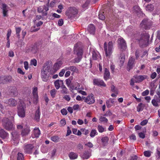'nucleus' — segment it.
Returning a JSON list of instances; mask_svg holds the SVG:
<instances>
[{"label":"nucleus","mask_w":160,"mask_h":160,"mask_svg":"<svg viewBox=\"0 0 160 160\" xmlns=\"http://www.w3.org/2000/svg\"><path fill=\"white\" fill-rule=\"evenodd\" d=\"M8 112L10 116H8L9 119L8 118H3L2 124L4 128L8 131H10L14 128V126L13 124L14 122V114L10 111H8Z\"/></svg>","instance_id":"nucleus-1"},{"label":"nucleus","mask_w":160,"mask_h":160,"mask_svg":"<svg viewBox=\"0 0 160 160\" xmlns=\"http://www.w3.org/2000/svg\"><path fill=\"white\" fill-rule=\"evenodd\" d=\"M104 49L106 57H109L113 52V43L112 42H109L107 45L106 42L104 43Z\"/></svg>","instance_id":"nucleus-2"},{"label":"nucleus","mask_w":160,"mask_h":160,"mask_svg":"<svg viewBox=\"0 0 160 160\" xmlns=\"http://www.w3.org/2000/svg\"><path fill=\"white\" fill-rule=\"evenodd\" d=\"M150 35L148 33H143L140 39L139 40V42L141 46L145 47L148 44V41Z\"/></svg>","instance_id":"nucleus-3"},{"label":"nucleus","mask_w":160,"mask_h":160,"mask_svg":"<svg viewBox=\"0 0 160 160\" xmlns=\"http://www.w3.org/2000/svg\"><path fill=\"white\" fill-rule=\"evenodd\" d=\"M25 105L24 103L23 102H20L17 107L18 114L19 117L22 118L25 117Z\"/></svg>","instance_id":"nucleus-4"},{"label":"nucleus","mask_w":160,"mask_h":160,"mask_svg":"<svg viewBox=\"0 0 160 160\" xmlns=\"http://www.w3.org/2000/svg\"><path fill=\"white\" fill-rule=\"evenodd\" d=\"M74 53L77 55L78 60L76 59L75 61L76 62H79L81 59L82 55V49L80 47L78 44H76L74 47Z\"/></svg>","instance_id":"nucleus-5"},{"label":"nucleus","mask_w":160,"mask_h":160,"mask_svg":"<svg viewBox=\"0 0 160 160\" xmlns=\"http://www.w3.org/2000/svg\"><path fill=\"white\" fill-rule=\"evenodd\" d=\"M152 22L151 21H149L147 19L143 20L140 23L141 27L145 29H149L152 25Z\"/></svg>","instance_id":"nucleus-6"},{"label":"nucleus","mask_w":160,"mask_h":160,"mask_svg":"<svg viewBox=\"0 0 160 160\" xmlns=\"http://www.w3.org/2000/svg\"><path fill=\"white\" fill-rule=\"evenodd\" d=\"M0 5L3 16L4 17H8V11L10 10L9 7L5 3H2Z\"/></svg>","instance_id":"nucleus-7"},{"label":"nucleus","mask_w":160,"mask_h":160,"mask_svg":"<svg viewBox=\"0 0 160 160\" xmlns=\"http://www.w3.org/2000/svg\"><path fill=\"white\" fill-rule=\"evenodd\" d=\"M82 98L84 102L88 104H92L95 102L93 94L92 93L88 95L87 97H82Z\"/></svg>","instance_id":"nucleus-8"},{"label":"nucleus","mask_w":160,"mask_h":160,"mask_svg":"<svg viewBox=\"0 0 160 160\" xmlns=\"http://www.w3.org/2000/svg\"><path fill=\"white\" fill-rule=\"evenodd\" d=\"M17 101L13 98H11L4 101V103L7 104L11 107L16 106L17 104Z\"/></svg>","instance_id":"nucleus-9"},{"label":"nucleus","mask_w":160,"mask_h":160,"mask_svg":"<svg viewBox=\"0 0 160 160\" xmlns=\"http://www.w3.org/2000/svg\"><path fill=\"white\" fill-rule=\"evenodd\" d=\"M119 47L122 50L125 49L127 48L126 43L125 41L122 38H120L118 40Z\"/></svg>","instance_id":"nucleus-10"},{"label":"nucleus","mask_w":160,"mask_h":160,"mask_svg":"<svg viewBox=\"0 0 160 160\" xmlns=\"http://www.w3.org/2000/svg\"><path fill=\"white\" fill-rule=\"evenodd\" d=\"M68 12L67 13V14L69 16L70 18L72 17L73 15H76L78 13V11L75 7H70Z\"/></svg>","instance_id":"nucleus-11"},{"label":"nucleus","mask_w":160,"mask_h":160,"mask_svg":"<svg viewBox=\"0 0 160 160\" xmlns=\"http://www.w3.org/2000/svg\"><path fill=\"white\" fill-rule=\"evenodd\" d=\"M34 148L33 145L31 144H28L25 145L23 148L24 152L28 153H32V150Z\"/></svg>","instance_id":"nucleus-12"},{"label":"nucleus","mask_w":160,"mask_h":160,"mask_svg":"<svg viewBox=\"0 0 160 160\" xmlns=\"http://www.w3.org/2000/svg\"><path fill=\"white\" fill-rule=\"evenodd\" d=\"M62 65V62L61 61H57L53 66L52 72L54 73L59 69Z\"/></svg>","instance_id":"nucleus-13"},{"label":"nucleus","mask_w":160,"mask_h":160,"mask_svg":"<svg viewBox=\"0 0 160 160\" xmlns=\"http://www.w3.org/2000/svg\"><path fill=\"white\" fill-rule=\"evenodd\" d=\"M93 83L94 85L98 86H102L104 87L106 86V84L102 80L98 79H95L93 80Z\"/></svg>","instance_id":"nucleus-14"},{"label":"nucleus","mask_w":160,"mask_h":160,"mask_svg":"<svg viewBox=\"0 0 160 160\" xmlns=\"http://www.w3.org/2000/svg\"><path fill=\"white\" fill-rule=\"evenodd\" d=\"M135 60L134 58L132 57L129 58L128 64L127 69L128 71H129L133 68L135 63Z\"/></svg>","instance_id":"nucleus-15"},{"label":"nucleus","mask_w":160,"mask_h":160,"mask_svg":"<svg viewBox=\"0 0 160 160\" xmlns=\"http://www.w3.org/2000/svg\"><path fill=\"white\" fill-rule=\"evenodd\" d=\"M92 58L94 60H99L101 59V57L99 52L97 51H93L92 52Z\"/></svg>","instance_id":"nucleus-16"},{"label":"nucleus","mask_w":160,"mask_h":160,"mask_svg":"<svg viewBox=\"0 0 160 160\" xmlns=\"http://www.w3.org/2000/svg\"><path fill=\"white\" fill-rule=\"evenodd\" d=\"M40 134V131L39 128H35L33 131L32 136L33 138H38Z\"/></svg>","instance_id":"nucleus-17"},{"label":"nucleus","mask_w":160,"mask_h":160,"mask_svg":"<svg viewBox=\"0 0 160 160\" xmlns=\"http://www.w3.org/2000/svg\"><path fill=\"white\" fill-rule=\"evenodd\" d=\"M11 134L12 136V139L14 141H16L17 142H18L19 137V133L16 131H13L12 132Z\"/></svg>","instance_id":"nucleus-18"},{"label":"nucleus","mask_w":160,"mask_h":160,"mask_svg":"<svg viewBox=\"0 0 160 160\" xmlns=\"http://www.w3.org/2000/svg\"><path fill=\"white\" fill-rule=\"evenodd\" d=\"M146 75H140L134 76V78L136 79V82H141L147 78Z\"/></svg>","instance_id":"nucleus-19"},{"label":"nucleus","mask_w":160,"mask_h":160,"mask_svg":"<svg viewBox=\"0 0 160 160\" xmlns=\"http://www.w3.org/2000/svg\"><path fill=\"white\" fill-rule=\"evenodd\" d=\"M110 73L109 70L106 68L104 69L103 78L105 80H107L109 78Z\"/></svg>","instance_id":"nucleus-20"},{"label":"nucleus","mask_w":160,"mask_h":160,"mask_svg":"<svg viewBox=\"0 0 160 160\" xmlns=\"http://www.w3.org/2000/svg\"><path fill=\"white\" fill-rule=\"evenodd\" d=\"M50 69V67L48 65L44 66L43 69L41 71V73L43 72L46 74L49 75V72Z\"/></svg>","instance_id":"nucleus-21"},{"label":"nucleus","mask_w":160,"mask_h":160,"mask_svg":"<svg viewBox=\"0 0 160 160\" xmlns=\"http://www.w3.org/2000/svg\"><path fill=\"white\" fill-rule=\"evenodd\" d=\"M66 70H69L73 72V73L74 72L77 73L78 71V69L74 66H71L69 67H65Z\"/></svg>","instance_id":"nucleus-22"},{"label":"nucleus","mask_w":160,"mask_h":160,"mask_svg":"<svg viewBox=\"0 0 160 160\" xmlns=\"http://www.w3.org/2000/svg\"><path fill=\"white\" fill-rule=\"evenodd\" d=\"M8 134L4 130L0 128V137L4 139L8 136Z\"/></svg>","instance_id":"nucleus-23"},{"label":"nucleus","mask_w":160,"mask_h":160,"mask_svg":"<svg viewBox=\"0 0 160 160\" xmlns=\"http://www.w3.org/2000/svg\"><path fill=\"white\" fill-rule=\"evenodd\" d=\"M81 157L83 159H87L89 158L91 156L90 153L88 151H85L80 154Z\"/></svg>","instance_id":"nucleus-24"},{"label":"nucleus","mask_w":160,"mask_h":160,"mask_svg":"<svg viewBox=\"0 0 160 160\" xmlns=\"http://www.w3.org/2000/svg\"><path fill=\"white\" fill-rule=\"evenodd\" d=\"M78 154L73 152H70L68 154V157L71 160L77 159L78 157Z\"/></svg>","instance_id":"nucleus-25"},{"label":"nucleus","mask_w":160,"mask_h":160,"mask_svg":"<svg viewBox=\"0 0 160 160\" xmlns=\"http://www.w3.org/2000/svg\"><path fill=\"white\" fill-rule=\"evenodd\" d=\"M30 130L29 128L28 127H26V128H24L22 130L21 132V135L22 136H25L28 135L29 133Z\"/></svg>","instance_id":"nucleus-26"},{"label":"nucleus","mask_w":160,"mask_h":160,"mask_svg":"<svg viewBox=\"0 0 160 160\" xmlns=\"http://www.w3.org/2000/svg\"><path fill=\"white\" fill-rule=\"evenodd\" d=\"M154 5L150 3L146 5L145 7V9L146 11L151 12L154 10Z\"/></svg>","instance_id":"nucleus-27"},{"label":"nucleus","mask_w":160,"mask_h":160,"mask_svg":"<svg viewBox=\"0 0 160 160\" xmlns=\"http://www.w3.org/2000/svg\"><path fill=\"white\" fill-rule=\"evenodd\" d=\"M89 32L91 34H93L95 31V27L93 24H90L89 25L88 28Z\"/></svg>","instance_id":"nucleus-28"},{"label":"nucleus","mask_w":160,"mask_h":160,"mask_svg":"<svg viewBox=\"0 0 160 160\" xmlns=\"http://www.w3.org/2000/svg\"><path fill=\"white\" fill-rule=\"evenodd\" d=\"M114 102L113 99L112 98H109L106 101V104L108 108H110Z\"/></svg>","instance_id":"nucleus-29"},{"label":"nucleus","mask_w":160,"mask_h":160,"mask_svg":"<svg viewBox=\"0 0 160 160\" xmlns=\"http://www.w3.org/2000/svg\"><path fill=\"white\" fill-rule=\"evenodd\" d=\"M32 94L35 99L36 100H37L38 98V88L37 87H34L33 88V89L32 90Z\"/></svg>","instance_id":"nucleus-30"},{"label":"nucleus","mask_w":160,"mask_h":160,"mask_svg":"<svg viewBox=\"0 0 160 160\" xmlns=\"http://www.w3.org/2000/svg\"><path fill=\"white\" fill-rule=\"evenodd\" d=\"M145 106V105L142 103H139L137 108V110L138 112H139L142 111Z\"/></svg>","instance_id":"nucleus-31"},{"label":"nucleus","mask_w":160,"mask_h":160,"mask_svg":"<svg viewBox=\"0 0 160 160\" xmlns=\"http://www.w3.org/2000/svg\"><path fill=\"white\" fill-rule=\"evenodd\" d=\"M40 114L41 113L39 110V108H38V109L36 112L35 116V119L37 121H38L39 120Z\"/></svg>","instance_id":"nucleus-32"},{"label":"nucleus","mask_w":160,"mask_h":160,"mask_svg":"<svg viewBox=\"0 0 160 160\" xmlns=\"http://www.w3.org/2000/svg\"><path fill=\"white\" fill-rule=\"evenodd\" d=\"M41 77L42 80L44 82H47L48 79L49 75H47L43 73H41Z\"/></svg>","instance_id":"nucleus-33"},{"label":"nucleus","mask_w":160,"mask_h":160,"mask_svg":"<svg viewBox=\"0 0 160 160\" xmlns=\"http://www.w3.org/2000/svg\"><path fill=\"white\" fill-rule=\"evenodd\" d=\"M61 82L62 83H63V82L62 80H56L54 82V85L55 86L57 89H58L60 87V83Z\"/></svg>","instance_id":"nucleus-34"},{"label":"nucleus","mask_w":160,"mask_h":160,"mask_svg":"<svg viewBox=\"0 0 160 160\" xmlns=\"http://www.w3.org/2000/svg\"><path fill=\"white\" fill-rule=\"evenodd\" d=\"M38 12L39 13H42L43 16H46L47 15V12H44L43 10L42 6L39 7L38 8Z\"/></svg>","instance_id":"nucleus-35"},{"label":"nucleus","mask_w":160,"mask_h":160,"mask_svg":"<svg viewBox=\"0 0 160 160\" xmlns=\"http://www.w3.org/2000/svg\"><path fill=\"white\" fill-rule=\"evenodd\" d=\"M51 140L55 142H57L59 141L60 138L57 135H54L51 137Z\"/></svg>","instance_id":"nucleus-36"},{"label":"nucleus","mask_w":160,"mask_h":160,"mask_svg":"<svg viewBox=\"0 0 160 160\" xmlns=\"http://www.w3.org/2000/svg\"><path fill=\"white\" fill-rule=\"evenodd\" d=\"M119 59L121 64H123L125 59V56L124 54L123 53H121L120 54Z\"/></svg>","instance_id":"nucleus-37"},{"label":"nucleus","mask_w":160,"mask_h":160,"mask_svg":"<svg viewBox=\"0 0 160 160\" xmlns=\"http://www.w3.org/2000/svg\"><path fill=\"white\" fill-rule=\"evenodd\" d=\"M4 83H5L7 82H11L12 79V77L10 76H4Z\"/></svg>","instance_id":"nucleus-38"},{"label":"nucleus","mask_w":160,"mask_h":160,"mask_svg":"<svg viewBox=\"0 0 160 160\" xmlns=\"http://www.w3.org/2000/svg\"><path fill=\"white\" fill-rule=\"evenodd\" d=\"M98 133L96 130L92 129L91 131L90 136L91 137L93 138L95 135H98Z\"/></svg>","instance_id":"nucleus-39"},{"label":"nucleus","mask_w":160,"mask_h":160,"mask_svg":"<svg viewBox=\"0 0 160 160\" xmlns=\"http://www.w3.org/2000/svg\"><path fill=\"white\" fill-rule=\"evenodd\" d=\"M109 139L107 137H105L102 138L101 139L102 142L103 143L104 146H105L107 143Z\"/></svg>","instance_id":"nucleus-40"},{"label":"nucleus","mask_w":160,"mask_h":160,"mask_svg":"<svg viewBox=\"0 0 160 160\" xmlns=\"http://www.w3.org/2000/svg\"><path fill=\"white\" fill-rule=\"evenodd\" d=\"M97 129L98 132L100 133L102 132L106 131V128L100 125L98 126Z\"/></svg>","instance_id":"nucleus-41"},{"label":"nucleus","mask_w":160,"mask_h":160,"mask_svg":"<svg viewBox=\"0 0 160 160\" xmlns=\"http://www.w3.org/2000/svg\"><path fill=\"white\" fill-rule=\"evenodd\" d=\"M11 29H9L8 32V33L7 34V39L8 40V42L9 43V45L8 46V48H9L10 47V41L9 40V38L11 36Z\"/></svg>","instance_id":"nucleus-42"},{"label":"nucleus","mask_w":160,"mask_h":160,"mask_svg":"<svg viewBox=\"0 0 160 160\" xmlns=\"http://www.w3.org/2000/svg\"><path fill=\"white\" fill-rule=\"evenodd\" d=\"M152 152L150 151H146L143 152V154L145 156L147 157H149L151 156Z\"/></svg>","instance_id":"nucleus-43"},{"label":"nucleus","mask_w":160,"mask_h":160,"mask_svg":"<svg viewBox=\"0 0 160 160\" xmlns=\"http://www.w3.org/2000/svg\"><path fill=\"white\" fill-rule=\"evenodd\" d=\"M75 88H72V90H74V89L76 90H77V91H78V90H79L81 89H83L82 88H80V84L78 82H76L75 83Z\"/></svg>","instance_id":"nucleus-44"},{"label":"nucleus","mask_w":160,"mask_h":160,"mask_svg":"<svg viewBox=\"0 0 160 160\" xmlns=\"http://www.w3.org/2000/svg\"><path fill=\"white\" fill-rule=\"evenodd\" d=\"M159 102L158 100L155 99H153L152 101V104L155 107H157L158 106V103Z\"/></svg>","instance_id":"nucleus-45"},{"label":"nucleus","mask_w":160,"mask_h":160,"mask_svg":"<svg viewBox=\"0 0 160 160\" xmlns=\"http://www.w3.org/2000/svg\"><path fill=\"white\" fill-rule=\"evenodd\" d=\"M24 157L23 154L21 153H18L17 157V160H23Z\"/></svg>","instance_id":"nucleus-46"},{"label":"nucleus","mask_w":160,"mask_h":160,"mask_svg":"<svg viewBox=\"0 0 160 160\" xmlns=\"http://www.w3.org/2000/svg\"><path fill=\"white\" fill-rule=\"evenodd\" d=\"M62 90L61 92L63 94H67L68 92V90L67 88L65 86H63L62 87Z\"/></svg>","instance_id":"nucleus-47"},{"label":"nucleus","mask_w":160,"mask_h":160,"mask_svg":"<svg viewBox=\"0 0 160 160\" xmlns=\"http://www.w3.org/2000/svg\"><path fill=\"white\" fill-rule=\"evenodd\" d=\"M21 29L20 27H16V34L18 36V37L19 38L20 37V34L19 33L21 32Z\"/></svg>","instance_id":"nucleus-48"},{"label":"nucleus","mask_w":160,"mask_h":160,"mask_svg":"<svg viewBox=\"0 0 160 160\" xmlns=\"http://www.w3.org/2000/svg\"><path fill=\"white\" fill-rule=\"evenodd\" d=\"M43 7V10L44 12H47L49 10V5L48 4H46V5L42 6Z\"/></svg>","instance_id":"nucleus-49"},{"label":"nucleus","mask_w":160,"mask_h":160,"mask_svg":"<svg viewBox=\"0 0 160 160\" xmlns=\"http://www.w3.org/2000/svg\"><path fill=\"white\" fill-rule=\"evenodd\" d=\"M56 92V90L55 89L52 90L50 91V94L52 98L55 97Z\"/></svg>","instance_id":"nucleus-50"},{"label":"nucleus","mask_w":160,"mask_h":160,"mask_svg":"<svg viewBox=\"0 0 160 160\" xmlns=\"http://www.w3.org/2000/svg\"><path fill=\"white\" fill-rule=\"evenodd\" d=\"M99 120L101 122H107L108 120L107 118H106L105 117L101 116L100 118H99Z\"/></svg>","instance_id":"nucleus-51"},{"label":"nucleus","mask_w":160,"mask_h":160,"mask_svg":"<svg viewBox=\"0 0 160 160\" xmlns=\"http://www.w3.org/2000/svg\"><path fill=\"white\" fill-rule=\"evenodd\" d=\"M35 26L32 27L30 29L31 32H35L37 31L40 29V28H35Z\"/></svg>","instance_id":"nucleus-52"},{"label":"nucleus","mask_w":160,"mask_h":160,"mask_svg":"<svg viewBox=\"0 0 160 160\" xmlns=\"http://www.w3.org/2000/svg\"><path fill=\"white\" fill-rule=\"evenodd\" d=\"M66 70L65 69H65H62L61 72L59 73V76L60 77L62 76L63 75L64 73H65Z\"/></svg>","instance_id":"nucleus-53"},{"label":"nucleus","mask_w":160,"mask_h":160,"mask_svg":"<svg viewBox=\"0 0 160 160\" xmlns=\"http://www.w3.org/2000/svg\"><path fill=\"white\" fill-rule=\"evenodd\" d=\"M111 90L112 92L116 93L117 94H118V92L115 89V87L114 85H112L111 86Z\"/></svg>","instance_id":"nucleus-54"},{"label":"nucleus","mask_w":160,"mask_h":160,"mask_svg":"<svg viewBox=\"0 0 160 160\" xmlns=\"http://www.w3.org/2000/svg\"><path fill=\"white\" fill-rule=\"evenodd\" d=\"M149 93V91L148 90H146L142 92V96H145L148 95Z\"/></svg>","instance_id":"nucleus-55"},{"label":"nucleus","mask_w":160,"mask_h":160,"mask_svg":"<svg viewBox=\"0 0 160 160\" xmlns=\"http://www.w3.org/2000/svg\"><path fill=\"white\" fill-rule=\"evenodd\" d=\"M61 112L63 115H66L67 114V111L65 108H63L61 109Z\"/></svg>","instance_id":"nucleus-56"},{"label":"nucleus","mask_w":160,"mask_h":160,"mask_svg":"<svg viewBox=\"0 0 160 160\" xmlns=\"http://www.w3.org/2000/svg\"><path fill=\"white\" fill-rule=\"evenodd\" d=\"M99 18L101 20H104L105 17L104 15L102 13H100L98 15Z\"/></svg>","instance_id":"nucleus-57"},{"label":"nucleus","mask_w":160,"mask_h":160,"mask_svg":"<svg viewBox=\"0 0 160 160\" xmlns=\"http://www.w3.org/2000/svg\"><path fill=\"white\" fill-rule=\"evenodd\" d=\"M31 64L33 65L34 66H36L37 64V62L36 60L34 59L31 61Z\"/></svg>","instance_id":"nucleus-58"},{"label":"nucleus","mask_w":160,"mask_h":160,"mask_svg":"<svg viewBox=\"0 0 160 160\" xmlns=\"http://www.w3.org/2000/svg\"><path fill=\"white\" fill-rule=\"evenodd\" d=\"M133 8L134 10L137 12H139L141 11V9L138 6H135Z\"/></svg>","instance_id":"nucleus-59"},{"label":"nucleus","mask_w":160,"mask_h":160,"mask_svg":"<svg viewBox=\"0 0 160 160\" xmlns=\"http://www.w3.org/2000/svg\"><path fill=\"white\" fill-rule=\"evenodd\" d=\"M89 4V1H87L82 6L83 8H86L88 7Z\"/></svg>","instance_id":"nucleus-60"},{"label":"nucleus","mask_w":160,"mask_h":160,"mask_svg":"<svg viewBox=\"0 0 160 160\" xmlns=\"http://www.w3.org/2000/svg\"><path fill=\"white\" fill-rule=\"evenodd\" d=\"M138 135L140 138L143 139L145 137V134L142 132H139L138 133Z\"/></svg>","instance_id":"nucleus-61"},{"label":"nucleus","mask_w":160,"mask_h":160,"mask_svg":"<svg viewBox=\"0 0 160 160\" xmlns=\"http://www.w3.org/2000/svg\"><path fill=\"white\" fill-rule=\"evenodd\" d=\"M4 76H0V84H5L4 81Z\"/></svg>","instance_id":"nucleus-62"},{"label":"nucleus","mask_w":160,"mask_h":160,"mask_svg":"<svg viewBox=\"0 0 160 160\" xmlns=\"http://www.w3.org/2000/svg\"><path fill=\"white\" fill-rule=\"evenodd\" d=\"M71 131L70 130V128L69 126L67 127V131L66 134V136H68L70 135L71 133Z\"/></svg>","instance_id":"nucleus-63"},{"label":"nucleus","mask_w":160,"mask_h":160,"mask_svg":"<svg viewBox=\"0 0 160 160\" xmlns=\"http://www.w3.org/2000/svg\"><path fill=\"white\" fill-rule=\"evenodd\" d=\"M157 75V74L156 72H153L151 75L150 77L152 79H154L156 77Z\"/></svg>","instance_id":"nucleus-64"}]
</instances>
